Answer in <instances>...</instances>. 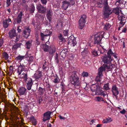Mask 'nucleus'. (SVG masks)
<instances>
[{"instance_id": "1", "label": "nucleus", "mask_w": 127, "mask_h": 127, "mask_svg": "<svg viewBox=\"0 0 127 127\" xmlns=\"http://www.w3.org/2000/svg\"><path fill=\"white\" fill-rule=\"evenodd\" d=\"M101 84L97 83L92 84L90 88L93 92H95L96 95L103 96L105 98H108V95L106 92L102 90V88H100Z\"/></svg>"}, {"instance_id": "2", "label": "nucleus", "mask_w": 127, "mask_h": 127, "mask_svg": "<svg viewBox=\"0 0 127 127\" xmlns=\"http://www.w3.org/2000/svg\"><path fill=\"white\" fill-rule=\"evenodd\" d=\"M108 0H101L98 4V6L102 7L103 6L104 9L103 15L104 17L107 18L112 13L111 9L108 5Z\"/></svg>"}, {"instance_id": "3", "label": "nucleus", "mask_w": 127, "mask_h": 127, "mask_svg": "<svg viewBox=\"0 0 127 127\" xmlns=\"http://www.w3.org/2000/svg\"><path fill=\"white\" fill-rule=\"evenodd\" d=\"M79 76L77 72L75 71L72 72V75L70 76L71 82L75 87L78 86L79 87L81 85V81L79 80Z\"/></svg>"}, {"instance_id": "4", "label": "nucleus", "mask_w": 127, "mask_h": 127, "mask_svg": "<svg viewBox=\"0 0 127 127\" xmlns=\"http://www.w3.org/2000/svg\"><path fill=\"white\" fill-rule=\"evenodd\" d=\"M101 59L102 62L104 63L103 66L107 67V69H111L112 68L113 64H112L111 62L113 60V58H112L105 55L102 56Z\"/></svg>"}, {"instance_id": "5", "label": "nucleus", "mask_w": 127, "mask_h": 127, "mask_svg": "<svg viewBox=\"0 0 127 127\" xmlns=\"http://www.w3.org/2000/svg\"><path fill=\"white\" fill-rule=\"evenodd\" d=\"M62 7L64 10H66L69 6H70L71 5H74L75 3V0H65L62 2Z\"/></svg>"}, {"instance_id": "6", "label": "nucleus", "mask_w": 127, "mask_h": 127, "mask_svg": "<svg viewBox=\"0 0 127 127\" xmlns=\"http://www.w3.org/2000/svg\"><path fill=\"white\" fill-rule=\"evenodd\" d=\"M86 15L83 14L81 16L80 19L79 20V29L82 30L84 27L86 22Z\"/></svg>"}, {"instance_id": "7", "label": "nucleus", "mask_w": 127, "mask_h": 127, "mask_svg": "<svg viewBox=\"0 0 127 127\" xmlns=\"http://www.w3.org/2000/svg\"><path fill=\"white\" fill-rule=\"evenodd\" d=\"M102 34L100 32L98 33L95 35L94 42V44L98 45L100 44L102 39Z\"/></svg>"}, {"instance_id": "8", "label": "nucleus", "mask_w": 127, "mask_h": 127, "mask_svg": "<svg viewBox=\"0 0 127 127\" xmlns=\"http://www.w3.org/2000/svg\"><path fill=\"white\" fill-rule=\"evenodd\" d=\"M31 31V29L29 27L25 28L23 31L22 35L25 38L27 39L30 36Z\"/></svg>"}, {"instance_id": "9", "label": "nucleus", "mask_w": 127, "mask_h": 127, "mask_svg": "<svg viewBox=\"0 0 127 127\" xmlns=\"http://www.w3.org/2000/svg\"><path fill=\"white\" fill-rule=\"evenodd\" d=\"M42 74L41 71L38 70H37L34 76L35 80L38 81V80H39L40 79L41 80L42 79V77L43 76V75Z\"/></svg>"}, {"instance_id": "10", "label": "nucleus", "mask_w": 127, "mask_h": 127, "mask_svg": "<svg viewBox=\"0 0 127 127\" xmlns=\"http://www.w3.org/2000/svg\"><path fill=\"white\" fill-rule=\"evenodd\" d=\"M117 54L114 51H112L111 49H110L107 51L106 56L112 58H113V57L115 58H116L117 57Z\"/></svg>"}, {"instance_id": "11", "label": "nucleus", "mask_w": 127, "mask_h": 127, "mask_svg": "<svg viewBox=\"0 0 127 127\" xmlns=\"http://www.w3.org/2000/svg\"><path fill=\"white\" fill-rule=\"evenodd\" d=\"M52 112L50 111H47L44 113L43 117V121L45 122L47 120H50L51 118V115Z\"/></svg>"}, {"instance_id": "12", "label": "nucleus", "mask_w": 127, "mask_h": 127, "mask_svg": "<svg viewBox=\"0 0 127 127\" xmlns=\"http://www.w3.org/2000/svg\"><path fill=\"white\" fill-rule=\"evenodd\" d=\"M38 12L42 14L45 13L46 11V8L42 6L41 4H39L36 7Z\"/></svg>"}, {"instance_id": "13", "label": "nucleus", "mask_w": 127, "mask_h": 127, "mask_svg": "<svg viewBox=\"0 0 127 127\" xmlns=\"http://www.w3.org/2000/svg\"><path fill=\"white\" fill-rule=\"evenodd\" d=\"M69 44H70L71 46H74L76 45L77 43L76 41V38L73 36H70L68 39Z\"/></svg>"}, {"instance_id": "14", "label": "nucleus", "mask_w": 127, "mask_h": 127, "mask_svg": "<svg viewBox=\"0 0 127 127\" xmlns=\"http://www.w3.org/2000/svg\"><path fill=\"white\" fill-rule=\"evenodd\" d=\"M111 90L113 95L115 96H116V95H118L119 93L118 88L115 85H113L112 86Z\"/></svg>"}, {"instance_id": "15", "label": "nucleus", "mask_w": 127, "mask_h": 127, "mask_svg": "<svg viewBox=\"0 0 127 127\" xmlns=\"http://www.w3.org/2000/svg\"><path fill=\"white\" fill-rule=\"evenodd\" d=\"M25 66L23 64H21L19 66L18 70L17 73H18V75H20L21 74V73L22 71H25L26 70Z\"/></svg>"}, {"instance_id": "16", "label": "nucleus", "mask_w": 127, "mask_h": 127, "mask_svg": "<svg viewBox=\"0 0 127 127\" xmlns=\"http://www.w3.org/2000/svg\"><path fill=\"white\" fill-rule=\"evenodd\" d=\"M9 36L11 38H13L14 37H16L17 34L16 32V31L14 29L10 31L8 33Z\"/></svg>"}, {"instance_id": "17", "label": "nucleus", "mask_w": 127, "mask_h": 127, "mask_svg": "<svg viewBox=\"0 0 127 127\" xmlns=\"http://www.w3.org/2000/svg\"><path fill=\"white\" fill-rule=\"evenodd\" d=\"M27 89L25 87H22L20 88L18 91L20 95H25L26 94Z\"/></svg>"}, {"instance_id": "18", "label": "nucleus", "mask_w": 127, "mask_h": 127, "mask_svg": "<svg viewBox=\"0 0 127 127\" xmlns=\"http://www.w3.org/2000/svg\"><path fill=\"white\" fill-rule=\"evenodd\" d=\"M106 69H107V67L102 65L98 69V75L99 76H102L103 75V72Z\"/></svg>"}, {"instance_id": "19", "label": "nucleus", "mask_w": 127, "mask_h": 127, "mask_svg": "<svg viewBox=\"0 0 127 127\" xmlns=\"http://www.w3.org/2000/svg\"><path fill=\"white\" fill-rule=\"evenodd\" d=\"M17 119L19 120L18 121H16L17 124L20 126L21 127H25V126L24 125L25 123H23L24 120L22 118H19V117L17 118Z\"/></svg>"}, {"instance_id": "20", "label": "nucleus", "mask_w": 127, "mask_h": 127, "mask_svg": "<svg viewBox=\"0 0 127 127\" xmlns=\"http://www.w3.org/2000/svg\"><path fill=\"white\" fill-rule=\"evenodd\" d=\"M68 51V50L67 49L64 48L60 53V57L63 58H65Z\"/></svg>"}, {"instance_id": "21", "label": "nucleus", "mask_w": 127, "mask_h": 127, "mask_svg": "<svg viewBox=\"0 0 127 127\" xmlns=\"http://www.w3.org/2000/svg\"><path fill=\"white\" fill-rule=\"evenodd\" d=\"M11 23V20L9 18L8 19H6L3 21V25L4 28H7L8 26V25Z\"/></svg>"}, {"instance_id": "22", "label": "nucleus", "mask_w": 127, "mask_h": 127, "mask_svg": "<svg viewBox=\"0 0 127 127\" xmlns=\"http://www.w3.org/2000/svg\"><path fill=\"white\" fill-rule=\"evenodd\" d=\"M118 18L119 20L120 21V23L121 25H122V26H123L125 24L126 22V18L125 17L123 16H118Z\"/></svg>"}, {"instance_id": "23", "label": "nucleus", "mask_w": 127, "mask_h": 127, "mask_svg": "<svg viewBox=\"0 0 127 127\" xmlns=\"http://www.w3.org/2000/svg\"><path fill=\"white\" fill-rule=\"evenodd\" d=\"M38 84L37 85L33 86L32 88H31V90L30 91L29 93L32 95H33L36 93L37 90L38 89Z\"/></svg>"}, {"instance_id": "24", "label": "nucleus", "mask_w": 127, "mask_h": 127, "mask_svg": "<svg viewBox=\"0 0 127 127\" xmlns=\"http://www.w3.org/2000/svg\"><path fill=\"white\" fill-rule=\"evenodd\" d=\"M41 84L43 85V86L44 85L43 84H40V86L38 88L37 90L38 92V93H39L40 95H42L44 93L45 90V88H43L42 87V85H41Z\"/></svg>"}, {"instance_id": "25", "label": "nucleus", "mask_w": 127, "mask_h": 127, "mask_svg": "<svg viewBox=\"0 0 127 127\" xmlns=\"http://www.w3.org/2000/svg\"><path fill=\"white\" fill-rule=\"evenodd\" d=\"M52 16V11L51 10H48L47 11L46 16L49 22L51 20Z\"/></svg>"}, {"instance_id": "26", "label": "nucleus", "mask_w": 127, "mask_h": 127, "mask_svg": "<svg viewBox=\"0 0 127 127\" xmlns=\"http://www.w3.org/2000/svg\"><path fill=\"white\" fill-rule=\"evenodd\" d=\"M80 51L81 52V55L83 57H85L88 54V49L86 48H82L80 49Z\"/></svg>"}, {"instance_id": "27", "label": "nucleus", "mask_w": 127, "mask_h": 127, "mask_svg": "<svg viewBox=\"0 0 127 127\" xmlns=\"http://www.w3.org/2000/svg\"><path fill=\"white\" fill-rule=\"evenodd\" d=\"M56 50V47L55 46H53L50 47V48L49 50V54L51 55H53Z\"/></svg>"}, {"instance_id": "28", "label": "nucleus", "mask_w": 127, "mask_h": 127, "mask_svg": "<svg viewBox=\"0 0 127 127\" xmlns=\"http://www.w3.org/2000/svg\"><path fill=\"white\" fill-rule=\"evenodd\" d=\"M23 15V13L21 11L18 14L17 18V22L18 23H20L22 21V16Z\"/></svg>"}, {"instance_id": "29", "label": "nucleus", "mask_w": 127, "mask_h": 127, "mask_svg": "<svg viewBox=\"0 0 127 127\" xmlns=\"http://www.w3.org/2000/svg\"><path fill=\"white\" fill-rule=\"evenodd\" d=\"M22 43H17L15 42L12 46V49L13 50H16L18 48L20 47Z\"/></svg>"}, {"instance_id": "30", "label": "nucleus", "mask_w": 127, "mask_h": 127, "mask_svg": "<svg viewBox=\"0 0 127 127\" xmlns=\"http://www.w3.org/2000/svg\"><path fill=\"white\" fill-rule=\"evenodd\" d=\"M49 46L47 45L46 43L43 44L42 48L44 51L45 52H48L49 51V50L50 48Z\"/></svg>"}, {"instance_id": "31", "label": "nucleus", "mask_w": 127, "mask_h": 127, "mask_svg": "<svg viewBox=\"0 0 127 127\" xmlns=\"http://www.w3.org/2000/svg\"><path fill=\"white\" fill-rule=\"evenodd\" d=\"M54 78L53 80V82L55 84H58L60 82V80L57 74L54 76Z\"/></svg>"}, {"instance_id": "32", "label": "nucleus", "mask_w": 127, "mask_h": 127, "mask_svg": "<svg viewBox=\"0 0 127 127\" xmlns=\"http://www.w3.org/2000/svg\"><path fill=\"white\" fill-rule=\"evenodd\" d=\"M44 33L46 36H49L50 37L52 33V31L46 29Z\"/></svg>"}, {"instance_id": "33", "label": "nucleus", "mask_w": 127, "mask_h": 127, "mask_svg": "<svg viewBox=\"0 0 127 127\" xmlns=\"http://www.w3.org/2000/svg\"><path fill=\"white\" fill-rule=\"evenodd\" d=\"M30 121L33 125H35L37 124V121L36 119L33 116H31L30 118Z\"/></svg>"}, {"instance_id": "34", "label": "nucleus", "mask_w": 127, "mask_h": 127, "mask_svg": "<svg viewBox=\"0 0 127 127\" xmlns=\"http://www.w3.org/2000/svg\"><path fill=\"white\" fill-rule=\"evenodd\" d=\"M32 40H29L26 43L25 46L28 49H29L32 46Z\"/></svg>"}, {"instance_id": "35", "label": "nucleus", "mask_w": 127, "mask_h": 127, "mask_svg": "<svg viewBox=\"0 0 127 127\" xmlns=\"http://www.w3.org/2000/svg\"><path fill=\"white\" fill-rule=\"evenodd\" d=\"M102 34V38H104L106 39L108 38L109 37V34L107 32H100Z\"/></svg>"}, {"instance_id": "36", "label": "nucleus", "mask_w": 127, "mask_h": 127, "mask_svg": "<svg viewBox=\"0 0 127 127\" xmlns=\"http://www.w3.org/2000/svg\"><path fill=\"white\" fill-rule=\"evenodd\" d=\"M58 37L60 41L63 43L65 41V40L64 38L63 37V35L61 33L58 35Z\"/></svg>"}, {"instance_id": "37", "label": "nucleus", "mask_w": 127, "mask_h": 127, "mask_svg": "<svg viewBox=\"0 0 127 127\" xmlns=\"http://www.w3.org/2000/svg\"><path fill=\"white\" fill-rule=\"evenodd\" d=\"M111 26V25L110 24L108 23H106L104 26L103 29L106 31H107L109 29Z\"/></svg>"}, {"instance_id": "38", "label": "nucleus", "mask_w": 127, "mask_h": 127, "mask_svg": "<svg viewBox=\"0 0 127 127\" xmlns=\"http://www.w3.org/2000/svg\"><path fill=\"white\" fill-rule=\"evenodd\" d=\"M25 81L26 84L33 85V83L32 79L31 78H28V79Z\"/></svg>"}, {"instance_id": "39", "label": "nucleus", "mask_w": 127, "mask_h": 127, "mask_svg": "<svg viewBox=\"0 0 127 127\" xmlns=\"http://www.w3.org/2000/svg\"><path fill=\"white\" fill-rule=\"evenodd\" d=\"M92 55L94 56V57L97 56L99 55L98 51L96 50H94L92 52Z\"/></svg>"}, {"instance_id": "40", "label": "nucleus", "mask_w": 127, "mask_h": 127, "mask_svg": "<svg viewBox=\"0 0 127 127\" xmlns=\"http://www.w3.org/2000/svg\"><path fill=\"white\" fill-rule=\"evenodd\" d=\"M20 77L21 78L24 79V81H26L29 78L28 77V75L27 73H25V74H24V75L22 76V75H21Z\"/></svg>"}, {"instance_id": "41", "label": "nucleus", "mask_w": 127, "mask_h": 127, "mask_svg": "<svg viewBox=\"0 0 127 127\" xmlns=\"http://www.w3.org/2000/svg\"><path fill=\"white\" fill-rule=\"evenodd\" d=\"M25 57V56H21L20 55H18L17 57H16L15 59V60L17 61H21L22 60L24 59Z\"/></svg>"}, {"instance_id": "42", "label": "nucleus", "mask_w": 127, "mask_h": 127, "mask_svg": "<svg viewBox=\"0 0 127 127\" xmlns=\"http://www.w3.org/2000/svg\"><path fill=\"white\" fill-rule=\"evenodd\" d=\"M109 83H108L104 84L103 87V89H103L106 91L110 89V88L109 87Z\"/></svg>"}, {"instance_id": "43", "label": "nucleus", "mask_w": 127, "mask_h": 127, "mask_svg": "<svg viewBox=\"0 0 127 127\" xmlns=\"http://www.w3.org/2000/svg\"><path fill=\"white\" fill-rule=\"evenodd\" d=\"M2 57L5 60H7L8 59V55L7 53L5 52H3L2 54Z\"/></svg>"}, {"instance_id": "44", "label": "nucleus", "mask_w": 127, "mask_h": 127, "mask_svg": "<svg viewBox=\"0 0 127 127\" xmlns=\"http://www.w3.org/2000/svg\"><path fill=\"white\" fill-rule=\"evenodd\" d=\"M102 76H99L98 75L96 77V78H95V81L98 82V83H100L101 84V83H100V82L101 81V77Z\"/></svg>"}, {"instance_id": "45", "label": "nucleus", "mask_w": 127, "mask_h": 127, "mask_svg": "<svg viewBox=\"0 0 127 127\" xmlns=\"http://www.w3.org/2000/svg\"><path fill=\"white\" fill-rule=\"evenodd\" d=\"M113 11L117 15H118L119 14V9L117 7L114 9Z\"/></svg>"}, {"instance_id": "46", "label": "nucleus", "mask_w": 127, "mask_h": 127, "mask_svg": "<svg viewBox=\"0 0 127 127\" xmlns=\"http://www.w3.org/2000/svg\"><path fill=\"white\" fill-rule=\"evenodd\" d=\"M5 96L3 94H0V99H1V101L5 102Z\"/></svg>"}, {"instance_id": "47", "label": "nucleus", "mask_w": 127, "mask_h": 127, "mask_svg": "<svg viewBox=\"0 0 127 127\" xmlns=\"http://www.w3.org/2000/svg\"><path fill=\"white\" fill-rule=\"evenodd\" d=\"M110 120V118L104 119L102 121V123H109L111 121Z\"/></svg>"}, {"instance_id": "48", "label": "nucleus", "mask_w": 127, "mask_h": 127, "mask_svg": "<svg viewBox=\"0 0 127 127\" xmlns=\"http://www.w3.org/2000/svg\"><path fill=\"white\" fill-rule=\"evenodd\" d=\"M88 73L87 72L83 71L82 74V76L84 77H87L88 76Z\"/></svg>"}, {"instance_id": "49", "label": "nucleus", "mask_w": 127, "mask_h": 127, "mask_svg": "<svg viewBox=\"0 0 127 127\" xmlns=\"http://www.w3.org/2000/svg\"><path fill=\"white\" fill-rule=\"evenodd\" d=\"M35 7L34 5H32L31 7L30 11V12L31 13H33L34 12L35 10Z\"/></svg>"}, {"instance_id": "50", "label": "nucleus", "mask_w": 127, "mask_h": 127, "mask_svg": "<svg viewBox=\"0 0 127 127\" xmlns=\"http://www.w3.org/2000/svg\"><path fill=\"white\" fill-rule=\"evenodd\" d=\"M55 60L56 63L57 64L59 63V61L58 59V54L57 53H56L55 57Z\"/></svg>"}, {"instance_id": "51", "label": "nucleus", "mask_w": 127, "mask_h": 127, "mask_svg": "<svg viewBox=\"0 0 127 127\" xmlns=\"http://www.w3.org/2000/svg\"><path fill=\"white\" fill-rule=\"evenodd\" d=\"M32 85L26 84V87L27 89L29 91L32 88Z\"/></svg>"}, {"instance_id": "52", "label": "nucleus", "mask_w": 127, "mask_h": 127, "mask_svg": "<svg viewBox=\"0 0 127 127\" xmlns=\"http://www.w3.org/2000/svg\"><path fill=\"white\" fill-rule=\"evenodd\" d=\"M41 39L42 40H44L45 37L46 36L44 33L42 32H41L40 33Z\"/></svg>"}, {"instance_id": "53", "label": "nucleus", "mask_w": 127, "mask_h": 127, "mask_svg": "<svg viewBox=\"0 0 127 127\" xmlns=\"http://www.w3.org/2000/svg\"><path fill=\"white\" fill-rule=\"evenodd\" d=\"M96 100L98 101H103V98L101 96H96Z\"/></svg>"}, {"instance_id": "54", "label": "nucleus", "mask_w": 127, "mask_h": 127, "mask_svg": "<svg viewBox=\"0 0 127 127\" xmlns=\"http://www.w3.org/2000/svg\"><path fill=\"white\" fill-rule=\"evenodd\" d=\"M45 64L46 63H45L44 64L43 67V69L45 70H47L49 68L47 66V65H46Z\"/></svg>"}, {"instance_id": "55", "label": "nucleus", "mask_w": 127, "mask_h": 127, "mask_svg": "<svg viewBox=\"0 0 127 127\" xmlns=\"http://www.w3.org/2000/svg\"><path fill=\"white\" fill-rule=\"evenodd\" d=\"M68 30H65L63 32L64 34V36H67L68 35Z\"/></svg>"}, {"instance_id": "56", "label": "nucleus", "mask_w": 127, "mask_h": 127, "mask_svg": "<svg viewBox=\"0 0 127 127\" xmlns=\"http://www.w3.org/2000/svg\"><path fill=\"white\" fill-rule=\"evenodd\" d=\"M60 86H61V88L62 89V92H63V90H64V88L65 85L63 82H61Z\"/></svg>"}, {"instance_id": "57", "label": "nucleus", "mask_w": 127, "mask_h": 127, "mask_svg": "<svg viewBox=\"0 0 127 127\" xmlns=\"http://www.w3.org/2000/svg\"><path fill=\"white\" fill-rule=\"evenodd\" d=\"M13 67L12 66H10L9 70V73L12 74L13 72Z\"/></svg>"}, {"instance_id": "58", "label": "nucleus", "mask_w": 127, "mask_h": 127, "mask_svg": "<svg viewBox=\"0 0 127 127\" xmlns=\"http://www.w3.org/2000/svg\"><path fill=\"white\" fill-rule=\"evenodd\" d=\"M42 100V98L41 97H40L38 99L37 101L38 102V104L39 105L40 104L41 101Z\"/></svg>"}, {"instance_id": "59", "label": "nucleus", "mask_w": 127, "mask_h": 127, "mask_svg": "<svg viewBox=\"0 0 127 127\" xmlns=\"http://www.w3.org/2000/svg\"><path fill=\"white\" fill-rule=\"evenodd\" d=\"M40 1L42 4L44 5H46L47 2V0H40Z\"/></svg>"}, {"instance_id": "60", "label": "nucleus", "mask_w": 127, "mask_h": 127, "mask_svg": "<svg viewBox=\"0 0 127 127\" xmlns=\"http://www.w3.org/2000/svg\"><path fill=\"white\" fill-rule=\"evenodd\" d=\"M20 26H18L17 28V30L18 31V33H20L21 32V29L20 28Z\"/></svg>"}, {"instance_id": "61", "label": "nucleus", "mask_w": 127, "mask_h": 127, "mask_svg": "<svg viewBox=\"0 0 127 127\" xmlns=\"http://www.w3.org/2000/svg\"><path fill=\"white\" fill-rule=\"evenodd\" d=\"M10 0H6V3L7 5V6H9L10 5L11 2Z\"/></svg>"}, {"instance_id": "62", "label": "nucleus", "mask_w": 127, "mask_h": 127, "mask_svg": "<svg viewBox=\"0 0 127 127\" xmlns=\"http://www.w3.org/2000/svg\"><path fill=\"white\" fill-rule=\"evenodd\" d=\"M3 43V39L1 38L0 39V47H1Z\"/></svg>"}, {"instance_id": "63", "label": "nucleus", "mask_w": 127, "mask_h": 127, "mask_svg": "<svg viewBox=\"0 0 127 127\" xmlns=\"http://www.w3.org/2000/svg\"><path fill=\"white\" fill-rule=\"evenodd\" d=\"M126 112V110L124 109H123V110H122L121 111H120V113L123 114H125Z\"/></svg>"}, {"instance_id": "64", "label": "nucleus", "mask_w": 127, "mask_h": 127, "mask_svg": "<svg viewBox=\"0 0 127 127\" xmlns=\"http://www.w3.org/2000/svg\"><path fill=\"white\" fill-rule=\"evenodd\" d=\"M36 43L37 45H39L40 44V42L38 40V38H36Z\"/></svg>"}]
</instances>
